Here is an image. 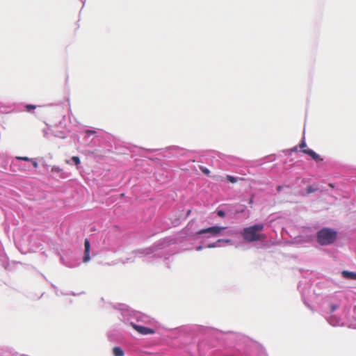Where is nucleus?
<instances>
[{"mask_svg": "<svg viewBox=\"0 0 356 356\" xmlns=\"http://www.w3.org/2000/svg\"><path fill=\"white\" fill-rule=\"evenodd\" d=\"M264 228L262 223H258L252 226L245 227L241 233L243 238L248 242H254L266 238L264 234L260 233Z\"/></svg>", "mask_w": 356, "mask_h": 356, "instance_id": "f257e3e1", "label": "nucleus"}, {"mask_svg": "<svg viewBox=\"0 0 356 356\" xmlns=\"http://www.w3.org/2000/svg\"><path fill=\"white\" fill-rule=\"evenodd\" d=\"M317 241L321 245L333 243L337 239V233L330 228H323L317 232Z\"/></svg>", "mask_w": 356, "mask_h": 356, "instance_id": "f03ea898", "label": "nucleus"}, {"mask_svg": "<svg viewBox=\"0 0 356 356\" xmlns=\"http://www.w3.org/2000/svg\"><path fill=\"white\" fill-rule=\"evenodd\" d=\"M299 147H300V149H302V152L304 154H305L309 156L310 157H312V159L314 160L315 161L319 162V161H323V159L321 158V156L318 154H316L313 150H312V149H310L307 147V144H306V142H305V140L304 139L300 143Z\"/></svg>", "mask_w": 356, "mask_h": 356, "instance_id": "7ed1b4c3", "label": "nucleus"}, {"mask_svg": "<svg viewBox=\"0 0 356 356\" xmlns=\"http://www.w3.org/2000/svg\"><path fill=\"white\" fill-rule=\"evenodd\" d=\"M225 229V227H223L213 226V227L201 229L197 234H203L209 233L213 236H216L218 234H220L221 232V231L224 230Z\"/></svg>", "mask_w": 356, "mask_h": 356, "instance_id": "20e7f679", "label": "nucleus"}, {"mask_svg": "<svg viewBox=\"0 0 356 356\" xmlns=\"http://www.w3.org/2000/svg\"><path fill=\"white\" fill-rule=\"evenodd\" d=\"M133 327L137 332L142 334H149L154 333V331L151 328H148L141 325H137L135 324H133Z\"/></svg>", "mask_w": 356, "mask_h": 356, "instance_id": "39448f33", "label": "nucleus"}, {"mask_svg": "<svg viewBox=\"0 0 356 356\" xmlns=\"http://www.w3.org/2000/svg\"><path fill=\"white\" fill-rule=\"evenodd\" d=\"M84 257H83V261L88 262L90 260V244L89 241L86 238L84 241Z\"/></svg>", "mask_w": 356, "mask_h": 356, "instance_id": "423d86ee", "label": "nucleus"}, {"mask_svg": "<svg viewBox=\"0 0 356 356\" xmlns=\"http://www.w3.org/2000/svg\"><path fill=\"white\" fill-rule=\"evenodd\" d=\"M341 275L344 278L356 280V273L343 270Z\"/></svg>", "mask_w": 356, "mask_h": 356, "instance_id": "0eeeda50", "label": "nucleus"}, {"mask_svg": "<svg viewBox=\"0 0 356 356\" xmlns=\"http://www.w3.org/2000/svg\"><path fill=\"white\" fill-rule=\"evenodd\" d=\"M113 353L114 356H123L124 351L120 347H114L113 349Z\"/></svg>", "mask_w": 356, "mask_h": 356, "instance_id": "6e6552de", "label": "nucleus"}, {"mask_svg": "<svg viewBox=\"0 0 356 356\" xmlns=\"http://www.w3.org/2000/svg\"><path fill=\"white\" fill-rule=\"evenodd\" d=\"M227 179L231 183H236L237 181V178L231 175H227Z\"/></svg>", "mask_w": 356, "mask_h": 356, "instance_id": "1a4fd4ad", "label": "nucleus"}, {"mask_svg": "<svg viewBox=\"0 0 356 356\" xmlns=\"http://www.w3.org/2000/svg\"><path fill=\"white\" fill-rule=\"evenodd\" d=\"M200 170L206 175H209L210 174L209 170L204 168V166H200Z\"/></svg>", "mask_w": 356, "mask_h": 356, "instance_id": "9d476101", "label": "nucleus"}, {"mask_svg": "<svg viewBox=\"0 0 356 356\" xmlns=\"http://www.w3.org/2000/svg\"><path fill=\"white\" fill-rule=\"evenodd\" d=\"M72 161L76 165H79L80 163H81V161H80V159L76 156H74L72 157Z\"/></svg>", "mask_w": 356, "mask_h": 356, "instance_id": "9b49d317", "label": "nucleus"}, {"mask_svg": "<svg viewBox=\"0 0 356 356\" xmlns=\"http://www.w3.org/2000/svg\"><path fill=\"white\" fill-rule=\"evenodd\" d=\"M317 191V188H314L313 186H308L307 188V194H309V193H314L315 191Z\"/></svg>", "mask_w": 356, "mask_h": 356, "instance_id": "f8f14e48", "label": "nucleus"}, {"mask_svg": "<svg viewBox=\"0 0 356 356\" xmlns=\"http://www.w3.org/2000/svg\"><path fill=\"white\" fill-rule=\"evenodd\" d=\"M62 171H63V170L58 166H53L51 168V172H53L59 173V172H61Z\"/></svg>", "mask_w": 356, "mask_h": 356, "instance_id": "ddd939ff", "label": "nucleus"}, {"mask_svg": "<svg viewBox=\"0 0 356 356\" xmlns=\"http://www.w3.org/2000/svg\"><path fill=\"white\" fill-rule=\"evenodd\" d=\"M16 159L17 160H22V161H30L31 159L27 157V156H17Z\"/></svg>", "mask_w": 356, "mask_h": 356, "instance_id": "4468645a", "label": "nucleus"}, {"mask_svg": "<svg viewBox=\"0 0 356 356\" xmlns=\"http://www.w3.org/2000/svg\"><path fill=\"white\" fill-rule=\"evenodd\" d=\"M26 108L27 111H30L31 109L35 108L36 106L35 105L27 104L26 106Z\"/></svg>", "mask_w": 356, "mask_h": 356, "instance_id": "2eb2a0df", "label": "nucleus"}, {"mask_svg": "<svg viewBox=\"0 0 356 356\" xmlns=\"http://www.w3.org/2000/svg\"><path fill=\"white\" fill-rule=\"evenodd\" d=\"M217 214L220 217H224L225 216V213L223 211H222V210L218 211H217Z\"/></svg>", "mask_w": 356, "mask_h": 356, "instance_id": "dca6fc26", "label": "nucleus"}, {"mask_svg": "<svg viewBox=\"0 0 356 356\" xmlns=\"http://www.w3.org/2000/svg\"><path fill=\"white\" fill-rule=\"evenodd\" d=\"M30 161L32 163V164H33L34 168H36L38 167V163L35 161H34L33 159H31Z\"/></svg>", "mask_w": 356, "mask_h": 356, "instance_id": "f3484780", "label": "nucleus"}, {"mask_svg": "<svg viewBox=\"0 0 356 356\" xmlns=\"http://www.w3.org/2000/svg\"><path fill=\"white\" fill-rule=\"evenodd\" d=\"M86 133L87 134H88V135H91V134H95L96 132H95V131H93V130H87V131H86Z\"/></svg>", "mask_w": 356, "mask_h": 356, "instance_id": "a211bd4d", "label": "nucleus"}, {"mask_svg": "<svg viewBox=\"0 0 356 356\" xmlns=\"http://www.w3.org/2000/svg\"><path fill=\"white\" fill-rule=\"evenodd\" d=\"M207 247H208V248H215V247H216V243H211V244H209V245H207Z\"/></svg>", "mask_w": 356, "mask_h": 356, "instance_id": "6ab92c4d", "label": "nucleus"}, {"mask_svg": "<svg viewBox=\"0 0 356 356\" xmlns=\"http://www.w3.org/2000/svg\"><path fill=\"white\" fill-rule=\"evenodd\" d=\"M337 308V306H336V305H332V312L334 311Z\"/></svg>", "mask_w": 356, "mask_h": 356, "instance_id": "aec40b11", "label": "nucleus"}, {"mask_svg": "<svg viewBox=\"0 0 356 356\" xmlns=\"http://www.w3.org/2000/svg\"><path fill=\"white\" fill-rule=\"evenodd\" d=\"M282 187L281 186H278L277 187V191H280L282 190Z\"/></svg>", "mask_w": 356, "mask_h": 356, "instance_id": "412c9836", "label": "nucleus"}, {"mask_svg": "<svg viewBox=\"0 0 356 356\" xmlns=\"http://www.w3.org/2000/svg\"><path fill=\"white\" fill-rule=\"evenodd\" d=\"M202 248V246H198V247L197 248V250H200Z\"/></svg>", "mask_w": 356, "mask_h": 356, "instance_id": "4be33fe9", "label": "nucleus"}, {"mask_svg": "<svg viewBox=\"0 0 356 356\" xmlns=\"http://www.w3.org/2000/svg\"><path fill=\"white\" fill-rule=\"evenodd\" d=\"M292 151H294V152L297 151V147H295L292 149Z\"/></svg>", "mask_w": 356, "mask_h": 356, "instance_id": "5701e85b", "label": "nucleus"}, {"mask_svg": "<svg viewBox=\"0 0 356 356\" xmlns=\"http://www.w3.org/2000/svg\"><path fill=\"white\" fill-rule=\"evenodd\" d=\"M329 186H330V187H333V186H332V184H329Z\"/></svg>", "mask_w": 356, "mask_h": 356, "instance_id": "b1692460", "label": "nucleus"}, {"mask_svg": "<svg viewBox=\"0 0 356 356\" xmlns=\"http://www.w3.org/2000/svg\"><path fill=\"white\" fill-rule=\"evenodd\" d=\"M225 241H226V243H229L230 241L229 240H226Z\"/></svg>", "mask_w": 356, "mask_h": 356, "instance_id": "393cba45", "label": "nucleus"}]
</instances>
